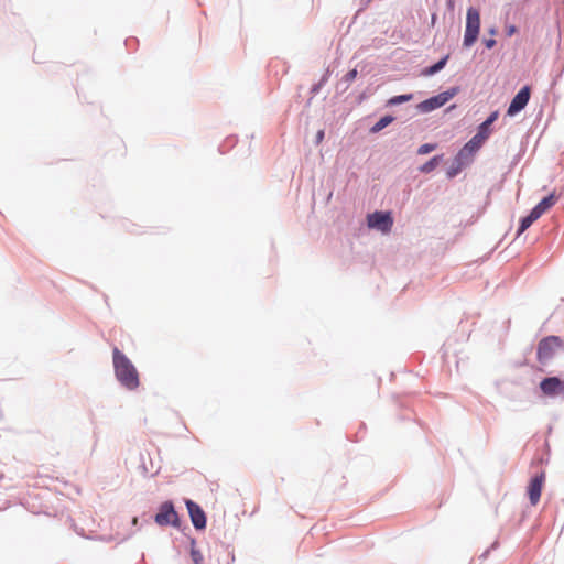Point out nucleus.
Masks as SVG:
<instances>
[{
	"label": "nucleus",
	"instance_id": "obj_1",
	"mask_svg": "<svg viewBox=\"0 0 564 564\" xmlns=\"http://www.w3.org/2000/svg\"><path fill=\"white\" fill-rule=\"evenodd\" d=\"M115 375L118 381L129 390H135L139 384V373L131 360L117 347L112 349Z\"/></svg>",
	"mask_w": 564,
	"mask_h": 564
},
{
	"label": "nucleus",
	"instance_id": "obj_2",
	"mask_svg": "<svg viewBox=\"0 0 564 564\" xmlns=\"http://www.w3.org/2000/svg\"><path fill=\"white\" fill-rule=\"evenodd\" d=\"M480 31V13L476 8H468L466 13V28L463 45L470 47L478 39Z\"/></svg>",
	"mask_w": 564,
	"mask_h": 564
},
{
	"label": "nucleus",
	"instance_id": "obj_3",
	"mask_svg": "<svg viewBox=\"0 0 564 564\" xmlns=\"http://www.w3.org/2000/svg\"><path fill=\"white\" fill-rule=\"evenodd\" d=\"M564 348L563 340L557 336H547L540 340L536 357L541 364L550 361L557 351Z\"/></svg>",
	"mask_w": 564,
	"mask_h": 564
},
{
	"label": "nucleus",
	"instance_id": "obj_4",
	"mask_svg": "<svg viewBox=\"0 0 564 564\" xmlns=\"http://www.w3.org/2000/svg\"><path fill=\"white\" fill-rule=\"evenodd\" d=\"M490 133L491 130H485L479 126L477 133L459 150L458 160L473 161L475 153L482 147Z\"/></svg>",
	"mask_w": 564,
	"mask_h": 564
},
{
	"label": "nucleus",
	"instance_id": "obj_5",
	"mask_svg": "<svg viewBox=\"0 0 564 564\" xmlns=\"http://www.w3.org/2000/svg\"><path fill=\"white\" fill-rule=\"evenodd\" d=\"M367 225L369 228L377 229L382 234H388L393 226V218L389 212H375L367 216Z\"/></svg>",
	"mask_w": 564,
	"mask_h": 564
},
{
	"label": "nucleus",
	"instance_id": "obj_6",
	"mask_svg": "<svg viewBox=\"0 0 564 564\" xmlns=\"http://www.w3.org/2000/svg\"><path fill=\"white\" fill-rule=\"evenodd\" d=\"M155 523L160 527L173 525L178 528V514L175 511L173 503L170 501L163 502L160 506L159 512L155 514Z\"/></svg>",
	"mask_w": 564,
	"mask_h": 564
},
{
	"label": "nucleus",
	"instance_id": "obj_7",
	"mask_svg": "<svg viewBox=\"0 0 564 564\" xmlns=\"http://www.w3.org/2000/svg\"><path fill=\"white\" fill-rule=\"evenodd\" d=\"M456 95V89L447 90L441 93L434 97H431L422 102H420L416 108L420 112L427 113L435 109L444 106L448 100H451Z\"/></svg>",
	"mask_w": 564,
	"mask_h": 564
},
{
	"label": "nucleus",
	"instance_id": "obj_8",
	"mask_svg": "<svg viewBox=\"0 0 564 564\" xmlns=\"http://www.w3.org/2000/svg\"><path fill=\"white\" fill-rule=\"evenodd\" d=\"M540 389L546 397L564 394V380L558 377H547L540 382Z\"/></svg>",
	"mask_w": 564,
	"mask_h": 564
},
{
	"label": "nucleus",
	"instance_id": "obj_9",
	"mask_svg": "<svg viewBox=\"0 0 564 564\" xmlns=\"http://www.w3.org/2000/svg\"><path fill=\"white\" fill-rule=\"evenodd\" d=\"M530 93L531 91H530L529 86H524L523 88H521L519 90V93L511 100V104L509 105L507 113L509 116H514L516 113L521 111L529 102Z\"/></svg>",
	"mask_w": 564,
	"mask_h": 564
},
{
	"label": "nucleus",
	"instance_id": "obj_10",
	"mask_svg": "<svg viewBox=\"0 0 564 564\" xmlns=\"http://www.w3.org/2000/svg\"><path fill=\"white\" fill-rule=\"evenodd\" d=\"M186 507L193 525L198 530L204 529L206 527V516L203 509L192 500L186 501Z\"/></svg>",
	"mask_w": 564,
	"mask_h": 564
},
{
	"label": "nucleus",
	"instance_id": "obj_11",
	"mask_svg": "<svg viewBox=\"0 0 564 564\" xmlns=\"http://www.w3.org/2000/svg\"><path fill=\"white\" fill-rule=\"evenodd\" d=\"M544 480H545V476L543 473H541L540 475H536L535 477H533L529 484L528 495H529L530 502L533 506H535L540 500Z\"/></svg>",
	"mask_w": 564,
	"mask_h": 564
},
{
	"label": "nucleus",
	"instance_id": "obj_12",
	"mask_svg": "<svg viewBox=\"0 0 564 564\" xmlns=\"http://www.w3.org/2000/svg\"><path fill=\"white\" fill-rule=\"evenodd\" d=\"M558 200V197L555 193H551L549 196L544 197L535 207H533L532 212L534 216L539 218L549 212Z\"/></svg>",
	"mask_w": 564,
	"mask_h": 564
},
{
	"label": "nucleus",
	"instance_id": "obj_13",
	"mask_svg": "<svg viewBox=\"0 0 564 564\" xmlns=\"http://www.w3.org/2000/svg\"><path fill=\"white\" fill-rule=\"evenodd\" d=\"M447 59H448V56H445L444 58L438 61L436 64L425 68L423 70V75L431 76V75H434L435 73L440 72L441 69H443L445 67Z\"/></svg>",
	"mask_w": 564,
	"mask_h": 564
},
{
	"label": "nucleus",
	"instance_id": "obj_14",
	"mask_svg": "<svg viewBox=\"0 0 564 564\" xmlns=\"http://www.w3.org/2000/svg\"><path fill=\"white\" fill-rule=\"evenodd\" d=\"M539 217L534 216V213L531 210V213L521 219L520 227L518 234H522L525 231L535 220H538Z\"/></svg>",
	"mask_w": 564,
	"mask_h": 564
},
{
	"label": "nucleus",
	"instance_id": "obj_15",
	"mask_svg": "<svg viewBox=\"0 0 564 564\" xmlns=\"http://www.w3.org/2000/svg\"><path fill=\"white\" fill-rule=\"evenodd\" d=\"M471 161H466V159H463L462 161L458 160V154H457L456 158H455L454 165L447 172L448 177H454L457 173H459V171L462 170V167L464 165H466V164H468Z\"/></svg>",
	"mask_w": 564,
	"mask_h": 564
},
{
	"label": "nucleus",
	"instance_id": "obj_16",
	"mask_svg": "<svg viewBox=\"0 0 564 564\" xmlns=\"http://www.w3.org/2000/svg\"><path fill=\"white\" fill-rule=\"evenodd\" d=\"M441 161V156L436 155V156H433L430 161H427L426 163H424L421 167H420V171L422 173H430L432 172L433 170H435V167L438 165Z\"/></svg>",
	"mask_w": 564,
	"mask_h": 564
},
{
	"label": "nucleus",
	"instance_id": "obj_17",
	"mask_svg": "<svg viewBox=\"0 0 564 564\" xmlns=\"http://www.w3.org/2000/svg\"><path fill=\"white\" fill-rule=\"evenodd\" d=\"M412 99H413V95L412 94L398 95V96H393L392 98H390L388 100V105L389 106H397V105L410 101Z\"/></svg>",
	"mask_w": 564,
	"mask_h": 564
},
{
	"label": "nucleus",
	"instance_id": "obj_18",
	"mask_svg": "<svg viewBox=\"0 0 564 564\" xmlns=\"http://www.w3.org/2000/svg\"><path fill=\"white\" fill-rule=\"evenodd\" d=\"M191 557H192L194 564H202L204 561V557H203L200 551L195 547L194 541L192 542Z\"/></svg>",
	"mask_w": 564,
	"mask_h": 564
},
{
	"label": "nucleus",
	"instance_id": "obj_19",
	"mask_svg": "<svg viewBox=\"0 0 564 564\" xmlns=\"http://www.w3.org/2000/svg\"><path fill=\"white\" fill-rule=\"evenodd\" d=\"M393 120L392 117L390 116H386L383 118H381L373 127H372V131L375 132H378L380 130H382L383 128H386L389 123H391Z\"/></svg>",
	"mask_w": 564,
	"mask_h": 564
},
{
	"label": "nucleus",
	"instance_id": "obj_20",
	"mask_svg": "<svg viewBox=\"0 0 564 564\" xmlns=\"http://www.w3.org/2000/svg\"><path fill=\"white\" fill-rule=\"evenodd\" d=\"M498 119V111H494L481 124L480 127L485 130H490V126Z\"/></svg>",
	"mask_w": 564,
	"mask_h": 564
},
{
	"label": "nucleus",
	"instance_id": "obj_21",
	"mask_svg": "<svg viewBox=\"0 0 564 564\" xmlns=\"http://www.w3.org/2000/svg\"><path fill=\"white\" fill-rule=\"evenodd\" d=\"M436 144L434 143H425V144H422L419 149H417V153L421 154V155H424V154H427L432 151H434L436 149Z\"/></svg>",
	"mask_w": 564,
	"mask_h": 564
},
{
	"label": "nucleus",
	"instance_id": "obj_22",
	"mask_svg": "<svg viewBox=\"0 0 564 564\" xmlns=\"http://www.w3.org/2000/svg\"><path fill=\"white\" fill-rule=\"evenodd\" d=\"M356 76H357V70L352 69V70L348 72L345 77H346L347 82H351L356 78Z\"/></svg>",
	"mask_w": 564,
	"mask_h": 564
},
{
	"label": "nucleus",
	"instance_id": "obj_23",
	"mask_svg": "<svg viewBox=\"0 0 564 564\" xmlns=\"http://www.w3.org/2000/svg\"><path fill=\"white\" fill-rule=\"evenodd\" d=\"M484 44L487 48H492L496 45V40L487 39L484 41Z\"/></svg>",
	"mask_w": 564,
	"mask_h": 564
},
{
	"label": "nucleus",
	"instance_id": "obj_24",
	"mask_svg": "<svg viewBox=\"0 0 564 564\" xmlns=\"http://www.w3.org/2000/svg\"><path fill=\"white\" fill-rule=\"evenodd\" d=\"M323 138H324V131L321 130V131L317 132V135H316L317 142L318 143L322 142Z\"/></svg>",
	"mask_w": 564,
	"mask_h": 564
},
{
	"label": "nucleus",
	"instance_id": "obj_25",
	"mask_svg": "<svg viewBox=\"0 0 564 564\" xmlns=\"http://www.w3.org/2000/svg\"><path fill=\"white\" fill-rule=\"evenodd\" d=\"M514 31H516L514 26H511V28L509 29L508 34H509V35H511V34H513V33H514Z\"/></svg>",
	"mask_w": 564,
	"mask_h": 564
}]
</instances>
